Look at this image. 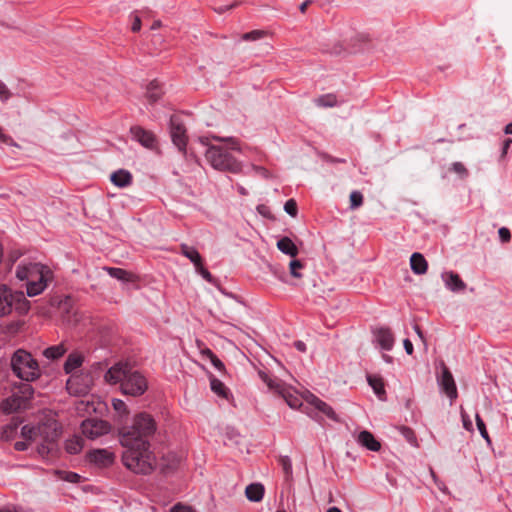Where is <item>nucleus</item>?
<instances>
[{"mask_svg":"<svg viewBox=\"0 0 512 512\" xmlns=\"http://www.w3.org/2000/svg\"><path fill=\"white\" fill-rule=\"evenodd\" d=\"M156 422L145 412L136 414L131 425L119 428V440L124 448L123 464L137 474H149L155 468V457L150 450V439L156 432Z\"/></svg>","mask_w":512,"mask_h":512,"instance_id":"1","label":"nucleus"},{"mask_svg":"<svg viewBox=\"0 0 512 512\" xmlns=\"http://www.w3.org/2000/svg\"><path fill=\"white\" fill-rule=\"evenodd\" d=\"M213 140L225 142V145H211L209 138H202L201 142L207 146L205 153L206 160L216 170L230 173H240L242 165L237 161L230 151H241L240 144L235 138H221L212 136Z\"/></svg>","mask_w":512,"mask_h":512,"instance_id":"2","label":"nucleus"},{"mask_svg":"<svg viewBox=\"0 0 512 512\" xmlns=\"http://www.w3.org/2000/svg\"><path fill=\"white\" fill-rule=\"evenodd\" d=\"M104 379L108 384L120 383L121 392L125 395L138 397L148 389L145 376L134 370L128 363L118 362L105 373Z\"/></svg>","mask_w":512,"mask_h":512,"instance_id":"3","label":"nucleus"},{"mask_svg":"<svg viewBox=\"0 0 512 512\" xmlns=\"http://www.w3.org/2000/svg\"><path fill=\"white\" fill-rule=\"evenodd\" d=\"M16 277L26 281L27 295L33 297L41 294L53 279L52 270L41 263H22L17 267Z\"/></svg>","mask_w":512,"mask_h":512,"instance_id":"4","label":"nucleus"},{"mask_svg":"<svg viewBox=\"0 0 512 512\" xmlns=\"http://www.w3.org/2000/svg\"><path fill=\"white\" fill-rule=\"evenodd\" d=\"M11 367L18 378L27 382L34 381L41 375L37 360L29 352L22 349L13 354Z\"/></svg>","mask_w":512,"mask_h":512,"instance_id":"5","label":"nucleus"},{"mask_svg":"<svg viewBox=\"0 0 512 512\" xmlns=\"http://www.w3.org/2000/svg\"><path fill=\"white\" fill-rule=\"evenodd\" d=\"M60 436V425L56 420L49 419L37 426V438L41 441L39 453L44 455L54 449Z\"/></svg>","mask_w":512,"mask_h":512,"instance_id":"6","label":"nucleus"},{"mask_svg":"<svg viewBox=\"0 0 512 512\" xmlns=\"http://www.w3.org/2000/svg\"><path fill=\"white\" fill-rule=\"evenodd\" d=\"M259 376L266 383L269 390L280 395L291 408L296 409L301 406V400L295 395V391L281 379L272 377L263 371L259 372Z\"/></svg>","mask_w":512,"mask_h":512,"instance_id":"7","label":"nucleus"},{"mask_svg":"<svg viewBox=\"0 0 512 512\" xmlns=\"http://www.w3.org/2000/svg\"><path fill=\"white\" fill-rule=\"evenodd\" d=\"M13 308L21 313L27 312L29 302L22 292L13 293L6 286H0V316L9 314Z\"/></svg>","mask_w":512,"mask_h":512,"instance_id":"8","label":"nucleus"},{"mask_svg":"<svg viewBox=\"0 0 512 512\" xmlns=\"http://www.w3.org/2000/svg\"><path fill=\"white\" fill-rule=\"evenodd\" d=\"M82 433L89 439L94 440L110 432V424L101 419L90 418L82 422Z\"/></svg>","mask_w":512,"mask_h":512,"instance_id":"9","label":"nucleus"},{"mask_svg":"<svg viewBox=\"0 0 512 512\" xmlns=\"http://www.w3.org/2000/svg\"><path fill=\"white\" fill-rule=\"evenodd\" d=\"M170 134L179 151L185 152L187 144L186 129L178 116L174 115L170 118Z\"/></svg>","mask_w":512,"mask_h":512,"instance_id":"10","label":"nucleus"},{"mask_svg":"<svg viewBox=\"0 0 512 512\" xmlns=\"http://www.w3.org/2000/svg\"><path fill=\"white\" fill-rule=\"evenodd\" d=\"M438 383L442 391L450 398L451 401L457 398L458 392L453 375L445 364H442V373L438 378Z\"/></svg>","mask_w":512,"mask_h":512,"instance_id":"11","label":"nucleus"},{"mask_svg":"<svg viewBox=\"0 0 512 512\" xmlns=\"http://www.w3.org/2000/svg\"><path fill=\"white\" fill-rule=\"evenodd\" d=\"M130 132L133 138L138 141L141 145L148 149H153L156 145L155 135L148 130L140 126L131 127Z\"/></svg>","mask_w":512,"mask_h":512,"instance_id":"12","label":"nucleus"},{"mask_svg":"<svg viewBox=\"0 0 512 512\" xmlns=\"http://www.w3.org/2000/svg\"><path fill=\"white\" fill-rule=\"evenodd\" d=\"M441 278L444 281L446 288L452 292H460L466 288V283L453 271L442 273Z\"/></svg>","mask_w":512,"mask_h":512,"instance_id":"13","label":"nucleus"},{"mask_svg":"<svg viewBox=\"0 0 512 512\" xmlns=\"http://www.w3.org/2000/svg\"><path fill=\"white\" fill-rule=\"evenodd\" d=\"M27 406L20 399L19 394H13L12 396L4 399L0 404V410L5 414H11L21 409H26Z\"/></svg>","mask_w":512,"mask_h":512,"instance_id":"14","label":"nucleus"},{"mask_svg":"<svg viewBox=\"0 0 512 512\" xmlns=\"http://www.w3.org/2000/svg\"><path fill=\"white\" fill-rule=\"evenodd\" d=\"M375 338L383 350H391L394 346V336L389 328H380L375 331Z\"/></svg>","mask_w":512,"mask_h":512,"instance_id":"15","label":"nucleus"},{"mask_svg":"<svg viewBox=\"0 0 512 512\" xmlns=\"http://www.w3.org/2000/svg\"><path fill=\"white\" fill-rule=\"evenodd\" d=\"M89 460L99 466H108L113 461V455L105 449L93 450L89 453Z\"/></svg>","mask_w":512,"mask_h":512,"instance_id":"16","label":"nucleus"},{"mask_svg":"<svg viewBox=\"0 0 512 512\" xmlns=\"http://www.w3.org/2000/svg\"><path fill=\"white\" fill-rule=\"evenodd\" d=\"M411 270L417 275H423L428 270V263L421 253L415 252L410 257Z\"/></svg>","mask_w":512,"mask_h":512,"instance_id":"17","label":"nucleus"},{"mask_svg":"<svg viewBox=\"0 0 512 512\" xmlns=\"http://www.w3.org/2000/svg\"><path fill=\"white\" fill-rule=\"evenodd\" d=\"M308 402L314 406L318 411L325 414L328 418L334 421H338V417L334 412L333 408L329 406L327 403L319 399L318 397L311 395Z\"/></svg>","mask_w":512,"mask_h":512,"instance_id":"18","label":"nucleus"},{"mask_svg":"<svg viewBox=\"0 0 512 512\" xmlns=\"http://www.w3.org/2000/svg\"><path fill=\"white\" fill-rule=\"evenodd\" d=\"M357 441L371 451H379L381 448L380 443L374 438L373 434L367 430L359 433Z\"/></svg>","mask_w":512,"mask_h":512,"instance_id":"19","label":"nucleus"},{"mask_svg":"<svg viewBox=\"0 0 512 512\" xmlns=\"http://www.w3.org/2000/svg\"><path fill=\"white\" fill-rule=\"evenodd\" d=\"M110 180L115 186L124 188L132 183V175L129 171L120 169L111 174Z\"/></svg>","mask_w":512,"mask_h":512,"instance_id":"20","label":"nucleus"},{"mask_svg":"<svg viewBox=\"0 0 512 512\" xmlns=\"http://www.w3.org/2000/svg\"><path fill=\"white\" fill-rule=\"evenodd\" d=\"M180 250L181 253L194 264L195 269H197L203 264L201 255L194 247H191L187 244H182L180 246Z\"/></svg>","mask_w":512,"mask_h":512,"instance_id":"21","label":"nucleus"},{"mask_svg":"<svg viewBox=\"0 0 512 512\" xmlns=\"http://www.w3.org/2000/svg\"><path fill=\"white\" fill-rule=\"evenodd\" d=\"M246 497L253 502H259L264 495V486L260 483H252L245 489Z\"/></svg>","mask_w":512,"mask_h":512,"instance_id":"22","label":"nucleus"},{"mask_svg":"<svg viewBox=\"0 0 512 512\" xmlns=\"http://www.w3.org/2000/svg\"><path fill=\"white\" fill-rule=\"evenodd\" d=\"M367 381L369 385L372 387L375 394L378 396L380 400H384L386 396V391L384 388V383L381 377L368 375Z\"/></svg>","mask_w":512,"mask_h":512,"instance_id":"23","label":"nucleus"},{"mask_svg":"<svg viewBox=\"0 0 512 512\" xmlns=\"http://www.w3.org/2000/svg\"><path fill=\"white\" fill-rule=\"evenodd\" d=\"M109 275L123 282H133L136 280V276L124 269L107 267L105 268Z\"/></svg>","mask_w":512,"mask_h":512,"instance_id":"24","label":"nucleus"},{"mask_svg":"<svg viewBox=\"0 0 512 512\" xmlns=\"http://www.w3.org/2000/svg\"><path fill=\"white\" fill-rule=\"evenodd\" d=\"M277 248L291 257H295L298 254V248L293 241L288 237H283L277 242Z\"/></svg>","mask_w":512,"mask_h":512,"instance_id":"25","label":"nucleus"},{"mask_svg":"<svg viewBox=\"0 0 512 512\" xmlns=\"http://www.w3.org/2000/svg\"><path fill=\"white\" fill-rule=\"evenodd\" d=\"M162 95L160 84L154 80L151 81L147 87L146 97L148 101L153 104L156 103Z\"/></svg>","mask_w":512,"mask_h":512,"instance_id":"26","label":"nucleus"},{"mask_svg":"<svg viewBox=\"0 0 512 512\" xmlns=\"http://www.w3.org/2000/svg\"><path fill=\"white\" fill-rule=\"evenodd\" d=\"M83 363V356L78 353H72L68 356L65 364L64 370L66 373H72L74 370L79 368Z\"/></svg>","mask_w":512,"mask_h":512,"instance_id":"27","label":"nucleus"},{"mask_svg":"<svg viewBox=\"0 0 512 512\" xmlns=\"http://www.w3.org/2000/svg\"><path fill=\"white\" fill-rule=\"evenodd\" d=\"M21 421L18 418H13L9 424L3 427L1 433V439L9 441L14 437Z\"/></svg>","mask_w":512,"mask_h":512,"instance_id":"28","label":"nucleus"},{"mask_svg":"<svg viewBox=\"0 0 512 512\" xmlns=\"http://www.w3.org/2000/svg\"><path fill=\"white\" fill-rule=\"evenodd\" d=\"M83 445V439L79 436H74L66 441L65 449L69 454H78L82 450Z\"/></svg>","mask_w":512,"mask_h":512,"instance_id":"29","label":"nucleus"},{"mask_svg":"<svg viewBox=\"0 0 512 512\" xmlns=\"http://www.w3.org/2000/svg\"><path fill=\"white\" fill-rule=\"evenodd\" d=\"M278 462L282 468L284 473L285 480L287 482L292 481L293 473H292V463L291 459L288 456H279Z\"/></svg>","mask_w":512,"mask_h":512,"instance_id":"30","label":"nucleus"},{"mask_svg":"<svg viewBox=\"0 0 512 512\" xmlns=\"http://www.w3.org/2000/svg\"><path fill=\"white\" fill-rule=\"evenodd\" d=\"M65 352H66V349L64 348V346L62 344H60V345L51 346V347L46 348L43 351V355L48 359L56 360V359L60 358L61 356H63Z\"/></svg>","mask_w":512,"mask_h":512,"instance_id":"31","label":"nucleus"},{"mask_svg":"<svg viewBox=\"0 0 512 512\" xmlns=\"http://www.w3.org/2000/svg\"><path fill=\"white\" fill-rule=\"evenodd\" d=\"M315 103L319 107H334L337 104V98L334 94H326L316 98Z\"/></svg>","mask_w":512,"mask_h":512,"instance_id":"32","label":"nucleus"},{"mask_svg":"<svg viewBox=\"0 0 512 512\" xmlns=\"http://www.w3.org/2000/svg\"><path fill=\"white\" fill-rule=\"evenodd\" d=\"M210 386H211V390L215 394H217V395H219L221 397H226V395H227V388L225 387L223 382H221L220 380H218L214 376L210 377Z\"/></svg>","mask_w":512,"mask_h":512,"instance_id":"33","label":"nucleus"},{"mask_svg":"<svg viewBox=\"0 0 512 512\" xmlns=\"http://www.w3.org/2000/svg\"><path fill=\"white\" fill-rule=\"evenodd\" d=\"M33 393L34 390L30 384H22L17 394H19L20 399H22L26 406H28V403L32 398Z\"/></svg>","mask_w":512,"mask_h":512,"instance_id":"34","label":"nucleus"},{"mask_svg":"<svg viewBox=\"0 0 512 512\" xmlns=\"http://www.w3.org/2000/svg\"><path fill=\"white\" fill-rule=\"evenodd\" d=\"M21 436L29 442L38 440L37 426H29V425L23 426L21 429Z\"/></svg>","mask_w":512,"mask_h":512,"instance_id":"35","label":"nucleus"},{"mask_svg":"<svg viewBox=\"0 0 512 512\" xmlns=\"http://www.w3.org/2000/svg\"><path fill=\"white\" fill-rule=\"evenodd\" d=\"M202 354L204 356H206L207 358H209V360L211 361V363L217 370H219V371L225 370V366H224L223 362L210 349H208V348L204 349L202 351Z\"/></svg>","mask_w":512,"mask_h":512,"instance_id":"36","label":"nucleus"},{"mask_svg":"<svg viewBox=\"0 0 512 512\" xmlns=\"http://www.w3.org/2000/svg\"><path fill=\"white\" fill-rule=\"evenodd\" d=\"M112 407L117 412L119 417H126L129 414V409L126 405V403L121 399H113L112 400Z\"/></svg>","mask_w":512,"mask_h":512,"instance_id":"37","label":"nucleus"},{"mask_svg":"<svg viewBox=\"0 0 512 512\" xmlns=\"http://www.w3.org/2000/svg\"><path fill=\"white\" fill-rule=\"evenodd\" d=\"M363 195L359 191H353L350 194V209L355 210L362 206Z\"/></svg>","mask_w":512,"mask_h":512,"instance_id":"38","label":"nucleus"},{"mask_svg":"<svg viewBox=\"0 0 512 512\" xmlns=\"http://www.w3.org/2000/svg\"><path fill=\"white\" fill-rule=\"evenodd\" d=\"M450 171L454 172L462 179L466 178L469 174L467 168L461 162H454L450 167Z\"/></svg>","mask_w":512,"mask_h":512,"instance_id":"39","label":"nucleus"},{"mask_svg":"<svg viewBox=\"0 0 512 512\" xmlns=\"http://www.w3.org/2000/svg\"><path fill=\"white\" fill-rule=\"evenodd\" d=\"M475 419H476L477 428H478L481 436L487 441L488 444H491V439H490L489 434H488V432L486 430V426H485L484 421L479 416V414H476Z\"/></svg>","mask_w":512,"mask_h":512,"instance_id":"40","label":"nucleus"},{"mask_svg":"<svg viewBox=\"0 0 512 512\" xmlns=\"http://www.w3.org/2000/svg\"><path fill=\"white\" fill-rule=\"evenodd\" d=\"M304 267L303 263L300 260H292L289 263L290 274L295 278H301L302 274H300L299 270Z\"/></svg>","mask_w":512,"mask_h":512,"instance_id":"41","label":"nucleus"},{"mask_svg":"<svg viewBox=\"0 0 512 512\" xmlns=\"http://www.w3.org/2000/svg\"><path fill=\"white\" fill-rule=\"evenodd\" d=\"M266 35V32L263 30H253L248 33H244L242 35V39L245 41H256L263 38Z\"/></svg>","mask_w":512,"mask_h":512,"instance_id":"42","label":"nucleus"},{"mask_svg":"<svg viewBox=\"0 0 512 512\" xmlns=\"http://www.w3.org/2000/svg\"><path fill=\"white\" fill-rule=\"evenodd\" d=\"M284 210L292 217L297 215V203L294 199H289L284 205Z\"/></svg>","mask_w":512,"mask_h":512,"instance_id":"43","label":"nucleus"},{"mask_svg":"<svg viewBox=\"0 0 512 512\" xmlns=\"http://www.w3.org/2000/svg\"><path fill=\"white\" fill-rule=\"evenodd\" d=\"M196 271L208 282L215 283V279L212 274L204 267L202 264L200 267L196 269Z\"/></svg>","mask_w":512,"mask_h":512,"instance_id":"44","label":"nucleus"},{"mask_svg":"<svg viewBox=\"0 0 512 512\" xmlns=\"http://www.w3.org/2000/svg\"><path fill=\"white\" fill-rule=\"evenodd\" d=\"M62 474L64 475L62 479L71 483H77L81 478L80 475L74 472H63Z\"/></svg>","mask_w":512,"mask_h":512,"instance_id":"45","label":"nucleus"},{"mask_svg":"<svg viewBox=\"0 0 512 512\" xmlns=\"http://www.w3.org/2000/svg\"><path fill=\"white\" fill-rule=\"evenodd\" d=\"M498 234L502 242H509L511 239L510 230L506 227L500 228Z\"/></svg>","mask_w":512,"mask_h":512,"instance_id":"46","label":"nucleus"},{"mask_svg":"<svg viewBox=\"0 0 512 512\" xmlns=\"http://www.w3.org/2000/svg\"><path fill=\"white\" fill-rule=\"evenodd\" d=\"M178 463H179V459H178V458H176V456H173V460H171V463H168V464H162V468H161V469H162V471H163V472H165V473H166V472H169V471H171V470L175 469V468H176V466L178 465Z\"/></svg>","mask_w":512,"mask_h":512,"instance_id":"47","label":"nucleus"},{"mask_svg":"<svg viewBox=\"0 0 512 512\" xmlns=\"http://www.w3.org/2000/svg\"><path fill=\"white\" fill-rule=\"evenodd\" d=\"M170 512H194L192 507L178 503L171 508Z\"/></svg>","mask_w":512,"mask_h":512,"instance_id":"48","label":"nucleus"},{"mask_svg":"<svg viewBox=\"0 0 512 512\" xmlns=\"http://www.w3.org/2000/svg\"><path fill=\"white\" fill-rule=\"evenodd\" d=\"M11 93L7 89L6 85L0 81V99L6 101L10 98Z\"/></svg>","mask_w":512,"mask_h":512,"instance_id":"49","label":"nucleus"},{"mask_svg":"<svg viewBox=\"0 0 512 512\" xmlns=\"http://www.w3.org/2000/svg\"><path fill=\"white\" fill-rule=\"evenodd\" d=\"M0 142L5 143L7 145L18 147V145L14 142V140L10 136L3 133L1 127H0Z\"/></svg>","mask_w":512,"mask_h":512,"instance_id":"50","label":"nucleus"},{"mask_svg":"<svg viewBox=\"0 0 512 512\" xmlns=\"http://www.w3.org/2000/svg\"><path fill=\"white\" fill-rule=\"evenodd\" d=\"M140 29H141V19L138 15L134 14L132 25H131V30L133 32H138V31H140Z\"/></svg>","mask_w":512,"mask_h":512,"instance_id":"51","label":"nucleus"},{"mask_svg":"<svg viewBox=\"0 0 512 512\" xmlns=\"http://www.w3.org/2000/svg\"><path fill=\"white\" fill-rule=\"evenodd\" d=\"M462 420H463V426L466 430L471 431L472 430V422L469 419L468 415H466L464 412H462Z\"/></svg>","mask_w":512,"mask_h":512,"instance_id":"52","label":"nucleus"},{"mask_svg":"<svg viewBox=\"0 0 512 512\" xmlns=\"http://www.w3.org/2000/svg\"><path fill=\"white\" fill-rule=\"evenodd\" d=\"M28 445H29V441L25 440V441H17L15 444H14V448L17 450V451H24L28 448Z\"/></svg>","mask_w":512,"mask_h":512,"instance_id":"53","label":"nucleus"},{"mask_svg":"<svg viewBox=\"0 0 512 512\" xmlns=\"http://www.w3.org/2000/svg\"><path fill=\"white\" fill-rule=\"evenodd\" d=\"M404 349L408 355L413 353V344L409 339L403 341Z\"/></svg>","mask_w":512,"mask_h":512,"instance_id":"54","label":"nucleus"},{"mask_svg":"<svg viewBox=\"0 0 512 512\" xmlns=\"http://www.w3.org/2000/svg\"><path fill=\"white\" fill-rule=\"evenodd\" d=\"M511 144H512V139L508 138V139L504 140L503 147H502V155H501L502 157H504L507 154L508 149Z\"/></svg>","mask_w":512,"mask_h":512,"instance_id":"55","label":"nucleus"},{"mask_svg":"<svg viewBox=\"0 0 512 512\" xmlns=\"http://www.w3.org/2000/svg\"><path fill=\"white\" fill-rule=\"evenodd\" d=\"M294 346L300 352H305L306 351V344L304 342H302V341H296L294 343Z\"/></svg>","mask_w":512,"mask_h":512,"instance_id":"56","label":"nucleus"},{"mask_svg":"<svg viewBox=\"0 0 512 512\" xmlns=\"http://www.w3.org/2000/svg\"><path fill=\"white\" fill-rule=\"evenodd\" d=\"M414 329H415L417 335L419 336V338L424 343V345H426V340H425V337H424L423 332L421 331L420 327L418 325H415Z\"/></svg>","mask_w":512,"mask_h":512,"instance_id":"57","label":"nucleus"},{"mask_svg":"<svg viewBox=\"0 0 512 512\" xmlns=\"http://www.w3.org/2000/svg\"><path fill=\"white\" fill-rule=\"evenodd\" d=\"M0 512H18L16 508L11 506H5L0 508Z\"/></svg>","mask_w":512,"mask_h":512,"instance_id":"58","label":"nucleus"},{"mask_svg":"<svg viewBox=\"0 0 512 512\" xmlns=\"http://www.w3.org/2000/svg\"><path fill=\"white\" fill-rule=\"evenodd\" d=\"M310 3H311V1H309V0H307V1L303 2V3L300 5V7H299L300 11H301L302 13H305V11H306V9H307V7L309 6V4H310Z\"/></svg>","mask_w":512,"mask_h":512,"instance_id":"59","label":"nucleus"},{"mask_svg":"<svg viewBox=\"0 0 512 512\" xmlns=\"http://www.w3.org/2000/svg\"><path fill=\"white\" fill-rule=\"evenodd\" d=\"M162 26V22L160 20H156L153 22L151 26V30L159 29Z\"/></svg>","mask_w":512,"mask_h":512,"instance_id":"60","label":"nucleus"},{"mask_svg":"<svg viewBox=\"0 0 512 512\" xmlns=\"http://www.w3.org/2000/svg\"><path fill=\"white\" fill-rule=\"evenodd\" d=\"M504 132L512 135V122L505 126Z\"/></svg>","mask_w":512,"mask_h":512,"instance_id":"61","label":"nucleus"},{"mask_svg":"<svg viewBox=\"0 0 512 512\" xmlns=\"http://www.w3.org/2000/svg\"><path fill=\"white\" fill-rule=\"evenodd\" d=\"M404 434L408 438L410 435L413 434V432L409 428L404 429Z\"/></svg>","mask_w":512,"mask_h":512,"instance_id":"62","label":"nucleus"},{"mask_svg":"<svg viewBox=\"0 0 512 512\" xmlns=\"http://www.w3.org/2000/svg\"><path fill=\"white\" fill-rule=\"evenodd\" d=\"M326 512H341V510L337 507H331Z\"/></svg>","mask_w":512,"mask_h":512,"instance_id":"63","label":"nucleus"},{"mask_svg":"<svg viewBox=\"0 0 512 512\" xmlns=\"http://www.w3.org/2000/svg\"><path fill=\"white\" fill-rule=\"evenodd\" d=\"M19 255L17 253H14L11 255V262L14 263L18 259Z\"/></svg>","mask_w":512,"mask_h":512,"instance_id":"64","label":"nucleus"}]
</instances>
